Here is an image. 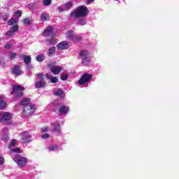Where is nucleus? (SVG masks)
I'll return each mask as SVG.
<instances>
[{
    "label": "nucleus",
    "instance_id": "nucleus-41",
    "mask_svg": "<svg viewBox=\"0 0 179 179\" xmlns=\"http://www.w3.org/2000/svg\"><path fill=\"white\" fill-rule=\"evenodd\" d=\"M41 138L43 139H48V138H50V135L48 134H45L41 136Z\"/></svg>",
    "mask_w": 179,
    "mask_h": 179
},
{
    "label": "nucleus",
    "instance_id": "nucleus-4",
    "mask_svg": "<svg viewBox=\"0 0 179 179\" xmlns=\"http://www.w3.org/2000/svg\"><path fill=\"white\" fill-rule=\"evenodd\" d=\"M13 160L20 167H24L27 164V158L19 155H15Z\"/></svg>",
    "mask_w": 179,
    "mask_h": 179
},
{
    "label": "nucleus",
    "instance_id": "nucleus-16",
    "mask_svg": "<svg viewBox=\"0 0 179 179\" xmlns=\"http://www.w3.org/2000/svg\"><path fill=\"white\" fill-rule=\"evenodd\" d=\"M59 111L60 114H68V112L69 111V108L68 106H62L59 108Z\"/></svg>",
    "mask_w": 179,
    "mask_h": 179
},
{
    "label": "nucleus",
    "instance_id": "nucleus-13",
    "mask_svg": "<svg viewBox=\"0 0 179 179\" xmlns=\"http://www.w3.org/2000/svg\"><path fill=\"white\" fill-rule=\"evenodd\" d=\"M45 85H47V83H45V81L40 80L35 83V87L36 89H42L43 87H45Z\"/></svg>",
    "mask_w": 179,
    "mask_h": 179
},
{
    "label": "nucleus",
    "instance_id": "nucleus-49",
    "mask_svg": "<svg viewBox=\"0 0 179 179\" xmlns=\"http://www.w3.org/2000/svg\"><path fill=\"white\" fill-rule=\"evenodd\" d=\"M31 68H33V66H31V65H27V69H31Z\"/></svg>",
    "mask_w": 179,
    "mask_h": 179
},
{
    "label": "nucleus",
    "instance_id": "nucleus-20",
    "mask_svg": "<svg viewBox=\"0 0 179 179\" xmlns=\"http://www.w3.org/2000/svg\"><path fill=\"white\" fill-rule=\"evenodd\" d=\"M6 108V103L3 101V99L0 97V110H3V108Z\"/></svg>",
    "mask_w": 179,
    "mask_h": 179
},
{
    "label": "nucleus",
    "instance_id": "nucleus-24",
    "mask_svg": "<svg viewBox=\"0 0 179 179\" xmlns=\"http://www.w3.org/2000/svg\"><path fill=\"white\" fill-rule=\"evenodd\" d=\"M24 62L26 64V65H29V64L31 62V57L29 55H27V57L24 59Z\"/></svg>",
    "mask_w": 179,
    "mask_h": 179
},
{
    "label": "nucleus",
    "instance_id": "nucleus-17",
    "mask_svg": "<svg viewBox=\"0 0 179 179\" xmlns=\"http://www.w3.org/2000/svg\"><path fill=\"white\" fill-rule=\"evenodd\" d=\"M29 104H30V99L29 98H23L20 103L21 106H24L25 107H29Z\"/></svg>",
    "mask_w": 179,
    "mask_h": 179
},
{
    "label": "nucleus",
    "instance_id": "nucleus-15",
    "mask_svg": "<svg viewBox=\"0 0 179 179\" xmlns=\"http://www.w3.org/2000/svg\"><path fill=\"white\" fill-rule=\"evenodd\" d=\"M45 77L47 79H49L50 80L51 83H58V78L56 77H54L48 73H46Z\"/></svg>",
    "mask_w": 179,
    "mask_h": 179
},
{
    "label": "nucleus",
    "instance_id": "nucleus-36",
    "mask_svg": "<svg viewBox=\"0 0 179 179\" xmlns=\"http://www.w3.org/2000/svg\"><path fill=\"white\" fill-rule=\"evenodd\" d=\"M49 43L52 45H55V44H57V41H55V39H54V38H51L49 40Z\"/></svg>",
    "mask_w": 179,
    "mask_h": 179
},
{
    "label": "nucleus",
    "instance_id": "nucleus-50",
    "mask_svg": "<svg viewBox=\"0 0 179 179\" xmlns=\"http://www.w3.org/2000/svg\"><path fill=\"white\" fill-rule=\"evenodd\" d=\"M0 122H2V111H0Z\"/></svg>",
    "mask_w": 179,
    "mask_h": 179
},
{
    "label": "nucleus",
    "instance_id": "nucleus-25",
    "mask_svg": "<svg viewBox=\"0 0 179 179\" xmlns=\"http://www.w3.org/2000/svg\"><path fill=\"white\" fill-rule=\"evenodd\" d=\"M8 23L10 26L15 24V23H17V19L16 18H11L8 21Z\"/></svg>",
    "mask_w": 179,
    "mask_h": 179
},
{
    "label": "nucleus",
    "instance_id": "nucleus-51",
    "mask_svg": "<svg viewBox=\"0 0 179 179\" xmlns=\"http://www.w3.org/2000/svg\"><path fill=\"white\" fill-rule=\"evenodd\" d=\"M0 65H5V62H0Z\"/></svg>",
    "mask_w": 179,
    "mask_h": 179
},
{
    "label": "nucleus",
    "instance_id": "nucleus-38",
    "mask_svg": "<svg viewBox=\"0 0 179 179\" xmlns=\"http://www.w3.org/2000/svg\"><path fill=\"white\" fill-rule=\"evenodd\" d=\"M17 142V141L15 139L12 140L10 143L9 148H10V146H15V145H16Z\"/></svg>",
    "mask_w": 179,
    "mask_h": 179
},
{
    "label": "nucleus",
    "instance_id": "nucleus-35",
    "mask_svg": "<svg viewBox=\"0 0 179 179\" xmlns=\"http://www.w3.org/2000/svg\"><path fill=\"white\" fill-rule=\"evenodd\" d=\"M30 22H31V21L30 20V18H25V19H24V20H23L24 24H30Z\"/></svg>",
    "mask_w": 179,
    "mask_h": 179
},
{
    "label": "nucleus",
    "instance_id": "nucleus-6",
    "mask_svg": "<svg viewBox=\"0 0 179 179\" xmlns=\"http://www.w3.org/2000/svg\"><path fill=\"white\" fill-rule=\"evenodd\" d=\"M80 56L81 57L82 64L86 65V62L90 61V53L87 50H81L80 52Z\"/></svg>",
    "mask_w": 179,
    "mask_h": 179
},
{
    "label": "nucleus",
    "instance_id": "nucleus-14",
    "mask_svg": "<svg viewBox=\"0 0 179 179\" xmlns=\"http://www.w3.org/2000/svg\"><path fill=\"white\" fill-rule=\"evenodd\" d=\"M12 73L14 75H17V76H20V75H22V71L20 70V66L17 65L14 66V68L12 69Z\"/></svg>",
    "mask_w": 179,
    "mask_h": 179
},
{
    "label": "nucleus",
    "instance_id": "nucleus-3",
    "mask_svg": "<svg viewBox=\"0 0 179 179\" xmlns=\"http://www.w3.org/2000/svg\"><path fill=\"white\" fill-rule=\"evenodd\" d=\"M36 111V105H30L29 106H25L22 109V114L25 117H30L34 114Z\"/></svg>",
    "mask_w": 179,
    "mask_h": 179
},
{
    "label": "nucleus",
    "instance_id": "nucleus-11",
    "mask_svg": "<svg viewBox=\"0 0 179 179\" xmlns=\"http://www.w3.org/2000/svg\"><path fill=\"white\" fill-rule=\"evenodd\" d=\"M62 70V66H52L50 67V72L54 75H59L61 71Z\"/></svg>",
    "mask_w": 179,
    "mask_h": 179
},
{
    "label": "nucleus",
    "instance_id": "nucleus-37",
    "mask_svg": "<svg viewBox=\"0 0 179 179\" xmlns=\"http://www.w3.org/2000/svg\"><path fill=\"white\" fill-rule=\"evenodd\" d=\"M66 79H68V75H66V74L61 75L62 80H66Z\"/></svg>",
    "mask_w": 179,
    "mask_h": 179
},
{
    "label": "nucleus",
    "instance_id": "nucleus-48",
    "mask_svg": "<svg viewBox=\"0 0 179 179\" xmlns=\"http://www.w3.org/2000/svg\"><path fill=\"white\" fill-rule=\"evenodd\" d=\"M48 127H43L42 129V131L43 132H48Z\"/></svg>",
    "mask_w": 179,
    "mask_h": 179
},
{
    "label": "nucleus",
    "instance_id": "nucleus-29",
    "mask_svg": "<svg viewBox=\"0 0 179 179\" xmlns=\"http://www.w3.org/2000/svg\"><path fill=\"white\" fill-rule=\"evenodd\" d=\"M51 2H52V0H43V3L44 6H50L51 5Z\"/></svg>",
    "mask_w": 179,
    "mask_h": 179
},
{
    "label": "nucleus",
    "instance_id": "nucleus-34",
    "mask_svg": "<svg viewBox=\"0 0 179 179\" xmlns=\"http://www.w3.org/2000/svg\"><path fill=\"white\" fill-rule=\"evenodd\" d=\"M19 30V26L18 25H15L11 27V31H13L14 33L15 31H17Z\"/></svg>",
    "mask_w": 179,
    "mask_h": 179
},
{
    "label": "nucleus",
    "instance_id": "nucleus-28",
    "mask_svg": "<svg viewBox=\"0 0 179 179\" xmlns=\"http://www.w3.org/2000/svg\"><path fill=\"white\" fill-rule=\"evenodd\" d=\"M1 139L3 141V142H7L8 139V133H3L1 136Z\"/></svg>",
    "mask_w": 179,
    "mask_h": 179
},
{
    "label": "nucleus",
    "instance_id": "nucleus-46",
    "mask_svg": "<svg viewBox=\"0 0 179 179\" xmlns=\"http://www.w3.org/2000/svg\"><path fill=\"white\" fill-rule=\"evenodd\" d=\"M27 55H25L24 54H22L19 55V58H23V59L24 60V58L27 57Z\"/></svg>",
    "mask_w": 179,
    "mask_h": 179
},
{
    "label": "nucleus",
    "instance_id": "nucleus-8",
    "mask_svg": "<svg viewBox=\"0 0 179 179\" xmlns=\"http://www.w3.org/2000/svg\"><path fill=\"white\" fill-rule=\"evenodd\" d=\"M20 136L21 138V141L24 143H26L27 142H31V135H30L27 131H23L20 134Z\"/></svg>",
    "mask_w": 179,
    "mask_h": 179
},
{
    "label": "nucleus",
    "instance_id": "nucleus-43",
    "mask_svg": "<svg viewBox=\"0 0 179 179\" xmlns=\"http://www.w3.org/2000/svg\"><path fill=\"white\" fill-rule=\"evenodd\" d=\"M4 48L7 50H9V48H12V45L10 43H7L4 45Z\"/></svg>",
    "mask_w": 179,
    "mask_h": 179
},
{
    "label": "nucleus",
    "instance_id": "nucleus-19",
    "mask_svg": "<svg viewBox=\"0 0 179 179\" xmlns=\"http://www.w3.org/2000/svg\"><path fill=\"white\" fill-rule=\"evenodd\" d=\"M41 20H43V22L50 20V15L47 13H43L41 15Z\"/></svg>",
    "mask_w": 179,
    "mask_h": 179
},
{
    "label": "nucleus",
    "instance_id": "nucleus-32",
    "mask_svg": "<svg viewBox=\"0 0 179 179\" xmlns=\"http://www.w3.org/2000/svg\"><path fill=\"white\" fill-rule=\"evenodd\" d=\"M1 17H2L3 20H4V22H6V20H8V19H9V15L5 13L3 15H1Z\"/></svg>",
    "mask_w": 179,
    "mask_h": 179
},
{
    "label": "nucleus",
    "instance_id": "nucleus-33",
    "mask_svg": "<svg viewBox=\"0 0 179 179\" xmlns=\"http://www.w3.org/2000/svg\"><path fill=\"white\" fill-rule=\"evenodd\" d=\"M6 36H8V37H12L13 36H15V33L10 30V31H8L6 33Z\"/></svg>",
    "mask_w": 179,
    "mask_h": 179
},
{
    "label": "nucleus",
    "instance_id": "nucleus-21",
    "mask_svg": "<svg viewBox=\"0 0 179 179\" xmlns=\"http://www.w3.org/2000/svg\"><path fill=\"white\" fill-rule=\"evenodd\" d=\"M36 59L38 61V62H43V60L45 59V56H44L43 54L39 55L36 56Z\"/></svg>",
    "mask_w": 179,
    "mask_h": 179
},
{
    "label": "nucleus",
    "instance_id": "nucleus-9",
    "mask_svg": "<svg viewBox=\"0 0 179 179\" xmlns=\"http://www.w3.org/2000/svg\"><path fill=\"white\" fill-rule=\"evenodd\" d=\"M13 118L12 113L9 112H2V122H6V121H10Z\"/></svg>",
    "mask_w": 179,
    "mask_h": 179
},
{
    "label": "nucleus",
    "instance_id": "nucleus-31",
    "mask_svg": "<svg viewBox=\"0 0 179 179\" xmlns=\"http://www.w3.org/2000/svg\"><path fill=\"white\" fill-rule=\"evenodd\" d=\"M8 58L10 59H15V58H16V53L11 52V53L8 54Z\"/></svg>",
    "mask_w": 179,
    "mask_h": 179
},
{
    "label": "nucleus",
    "instance_id": "nucleus-52",
    "mask_svg": "<svg viewBox=\"0 0 179 179\" xmlns=\"http://www.w3.org/2000/svg\"><path fill=\"white\" fill-rule=\"evenodd\" d=\"M115 1H118V0H115Z\"/></svg>",
    "mask_w": 179,
    "mask_h": 179
},
{
    "label": "nucleus",
    "instance_id": "nucleus-47",
    "mask_svg": "<svg viewBox=\"0 0 179 179\" xmlns=\"http://www.w3.org/2000/svg\"><path fill=\"white\" fill-rule=\"evenodd\" d=\"M94 0H87V5H90V3H92V2H94Z\"/></svg>",
    "mask_w": 179,
    "mask_h": 179
},
{
    "label": "nucleus",
    "instance_id": "nucleus-1",
    "mask_svg": "<svg viewBox=\"0 0 179 179\" xmlns=\"http://www.w3.org/2000/svg\"><path fill=\"white\" fill-rule=\"evenodd\" d=\"M89 10L87 7L85 6H79L77 9L74 10L70 15L71 17L73 19H78V17H85Z\"/></svg>",
    "mask_w": 179,
    "mask_h": 179
},
{
    "label": "nucleus",
    "instance_id": "nucleus-22",
    "mask_svg": "<svg viewBox=\"0 0 179 179\" xmlns=\"http://www.w3.org/2000/svg\"><path fill=\"white\" fill-rule=\"evenodd\" d=\"M59 147H57L55 145H50V147H48V150L49 152H55V150H58Z\"/></svg>",
    "mask_w": 179,
    "mask_h": 179
},
{
    "label": "nucleus",
    "instance_id": "nucleus-5",
    "mask_svg": "<svg viewBox=\"0 0 179 179\" xmlns=\"http://www.w3.org/2000/svg\"><path fill=\"white\" fill-rule=\"evenodd\" d=\"M93 78L92 74H89L87 73H85L83 74L80 80H78V84L84 86H87V83L90 82Z\"/></svg>",
    "mask_w": 179,
    "mask_h": 179
},
{
    "label": "nucleus",
    "instance_id": "nucleus-44",
    "mask_svg": "<svg viewBox=\"0 0 179 179\" xmlns=\"http://www.w3.org/2000/svg\"><path fill=\"white\" fill-rule=\"evenodd\" d=\"M4 162L5 159H3V157H0V166H2V164H3Z\"/></svg>",
    "mask_w": 179,
    "mask_h": 179
},
{
    "label": "nucleus",
    "instance_id": "nucleus-42",
    "mask_svg": "<svg viewBox=\"0 0 179 179\" xmlns=\"http://www.w3.org/2000/svg\"><path fill=\"white\" fill-rule=\"evenodd\" d=\"M1 131L3 134H8V129L7 127H3Z\"/></svg>",
    "mask_w": 179,
    "mask_h": 179
},
{
    "label": "nucleus",
    "instance_id": "nucleus-23",
    "mask_svg": "<svg viewBox=\"0 0 179 179\" xmlns=\"http://www.w3.org/2000/svg\"><path fill=\"white\" fill-rule=\"evenodd\" d=\"M55 51H56V49H55V47H51L49 48V57H51L52 55H54V54H55Z\"/></svg>",
    "mask_w": 179,
    "mask_h": 179
},
{
    "label": "nucleus",
    "instance_id": "nucleus-39",
    "mask_svg": "<svg viewBox=\"0 0 179 179\" xmlns=\"http://www.w3.org/2000/svg\"><path fill=\"white\" fill-rule=\"evenodd\" d=\"M66 8H68L69 9H71L72 8V2H68L65 5Z\"/></svg>",
    "mask_w": 179,
    "mask_h": 179
},
{
    "label": "nucleus",
    "instance_id": "nucleus-18",
    "mask_svg": "<svg viewBox=\"0 0 179 179\" xmlns=\"http://www.w3.org/2000/svg\"><path fill=\"white\" fill-rule=\"evenodd\" d=\"M52 33V27H49L43 31V36L48 37Z\"/></svg>",
    "mask_w": 179,
    "mask_h": 179
},
{
    "label": "nucleus",
    "instance_id": "nucleus-2",
    "mask_svg": "<svg viewBox=\"0 0 179 179\" xmlns=\"http://www.w3.org/2000/svg\"><path fill=\"white\" fill-rule=\"evenodd\" d=\"M23 90H24V87L21 85H13L11 94L14 95L15 99L22 97V96H23Z\"/></svg>",
    "mask_w": 179,
    "mask_h": 179
},
{
    "label": "nucleus",
    "instance_id": "nucleus-40",
    "mask_svg": "<svg viewBox=\"0 0 179 179\" xmlns=\"http://www.w3.org/2000/svg\"><path fill=\"white\" fill-rule=\"evenodd\" d=\"M15 15L16 16H20V17L22 16V10H19L15 11Z\"/></svg>",
    "mask_w": 179,
    "mask_h": 179
},
{
    "label": "nucleus",
    "instance_id": "nucleus-7",
    "mask_svg": "<svg viewBox=\"0 0 179 179\" xmlns=\"http://www.w3.org/2000/svg\"><path fill=\"white\" fill-rule=\"evenodd\" d=\"M66 37L71 41H80V40H82V38L78 35H76L75 32H73L72 30L68 31Z\"/></svg>",
    "mask_w": 179,
    "mask_h": 179
},
{
    "label": "nucleus",
    "instance_id": "nucleus-27",
    "mask_svg": "<svg viewBox=\"0 0 179 179\" xmlns=\"http://www.w3.org/2000/svg\"><path fill=\"white\" fill-rule=\"evenodd\" d=\"M12 152L22 153V150H20V148H13V149H10V153H12Z\"/></svg>",
    "mask_w": 179,
    "mask_h": 179
},
{
    "label": "nucleus",
    "instance_id": "nucleus-26",
    "mask_svg": "<svg viewBox=\"0 0 179 179\" xmlns=\"http://www.w3.org/2000/svg\"><path fill=\"white\" fill-rule=\"evenodd\" d=\"M78 24H80V26H85V24H86V20L80 18L78 21Z\"/></svg>",
    "mask_w": 179,
    "mask_h": 179
},
{
    "label": "nucleus",
    "instance_id": "nucleus-10",
    "mask_svg": "<svg viewBox=\"0 0 179 179\" xmlns=\"http://www.w3.org/2000/svg\"><path fill=\"white\" fill-rule=\"evenodd\" d=\"M57 50H68L69 48V42L62 41L57 45Z\"/></svg>",
    "mask_w": 179,
    "mask_h": 179
},
{
    "label": "nucleus",
    "instance_id": "nucleus-30",
    "mask_svg": "<svg viewBox=\"0 0 179 179\" xmlns=\"http://www.w3.org/2000/svg\"><path fill=\"white\" fill-rule=\"evenodd\" d=\"M55 94H56V96H59L61 97L62 96V94H64V91L61 89H59Z\"/></svg>",
    "mask_w": 179,
    "mask_h": 179
},
{
    "label": "nucleus",
    "instance_id": "nucleus-45",
    "mask_svg": "<svg viewBox=\"0 0 179 179\" xmlns=\"http://www.w3.org/2000/svg\"><path fill=\"white\" fill-rule=\"evenodd\" d=\"M38 77L39 78L40 80H44V77L43 76V73L38 74Z\"/></svg>",
    "mask_w": 179,
    "mask_h": 179
},
{
    "label": "nucleus",
    "instance_id": "nucleus-12",
    "mask_svg": "<svg viewBox=\"0 0 179 179\" xmlns=\"http://www.w3.org/2000/svg\"><path fill=\"white\" fill-rule=\"evenodd\" d=\"M52 129L53 132L59 135L61 134V125L58 122H54L52 124Z\"/></svg>",
    "mask_w": 179,
    "mask_h": 179
}]
</instances>
